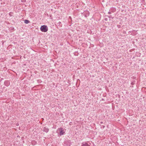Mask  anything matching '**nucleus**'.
Listing matches in <instances>:
<instances>
[{"label": "nucleus", "instance_id": "9", "mask_svg": "<svg viewBox=\"0 0 146 146\" xmlns=\"http://www.w3.org/2000/svg\"><path fill=\"white\" fill-rule=\"evenodd\" d=\"M61 22H59L58 23V25H60V27H61Z\"/></svg>", "mask_w": 146, "mask_h": 146}, {"label": "nucleus", "instance_id": "2", "mask_svg": "<svg viewBox=\"0 0 146 146\" xmlns=\"http://www.w3.org/2000/svg\"><path fill=\"white\" fill-rule=\"evenodd\" d=\"M57 133H59L60 135H64L65 133L64 129L62 127L58 129L57 130Z\"/></svg>", "mask_w": 146, "mask_h": 146}, {"label": "nucleus", "instance_id": "8", "mask_svg": "<svg viewBox=\"0 0 146 146\" xmlns=\"http://www.w3.org/2000/svg\"><path fill=\"white\" fill-rule=\"evenodd\" d=\"M111 10L113 11V12H115V11L116 9L115 8H111Z\"/></svg>", "mask_w": 146, "mask_h": 146}, {"label": "nucleus", "instance_id": "12", "mask_svg": "<svg viewBox=\"0 0 146 146\" xmlns=\"http://www.w3.org/2000/svg\"><path fill=\"white\" fill-rule=\"evenodd\" d=\"M108 13L109 14H111V12L110 11H109L108 12Z\"/></svg>", "mask_w": 146, "mask_h": 146}, {"label": "nucleus", "instance_id": "11", "mask_svg": "<svg viewBox=\"0 0 146 146\" xmlns=\"http://www.w3.org/2000/svg\"><path fill=\"white\" fill-rule=\"evenodd\" d=\"M21 1L22 2H25V0H21Z\"/></svg>", "mask_w": 146, "mask_h": 146}, {"label": "nucleus", "instance_id": "10", "mask_svg": "<svg viewBox=\"0 0 146 146\" xmlns=\"http://www.w3.org/2000/svg\"><path fill=\"white\" fill-rule=\"evenodd\" d=\"M13 14V13H11V12H10L9 13V15L10 16H12V14Z\"/></svg>", "mask_w": 146, "mask_h": 146}, {"label": "nucleus", "instance_id": "6", "mask_svg": "<svg viewBox=\"0 0 146 146\" xmlns=\"http://www.w3.org/2000/svg\"><path fill=\"white\" fill-rule=\"evenodd\" d=\"M5 85L7 86H8V85H9V82L8 81H6L5 82Z\"/></svg>", "mask_w": 146, "mask_h": 146}, {"label": "nucleus", "instance_id": "13", "mask_svg": "<svg viewBox=\"0 0 146 146\" xmlns=\"http://www.w3.org/2000/svg\"><path fill=\"white\" fill-rule=\"evenodd\" d=\"M72 123L71 122H70V123L69 124H70V125H71V123Z\"/></svg>", "mask_w": 146, "mask_h": 146}, {"label": "nucleus", "instance_id": "3", "mask_svg": "<svg viewBox=\"0 0 146 146\" xmlns=\"http://www.w3.org/2000/svg\"><path fill=\"white\" fill-rule=\"evenodd\" d=\"M90 143L88 144L86 142H83L82 143L81 146H90Z\"/></svg>", "mask_w": 146, "mask_h": 146}, {"label": "nucleus", "instance_id": "4", "mask_svg": "<svg viewBox=\"0 0 146 146\" xmlns=\"http://www.w3.org/2000/svg\"><path fill=\"white\" fill-rule=\"evenodd\" d=\"M137 31H135V30H133L132 31H129V32L131 33V34L133 33V35L134 36L136 35V34H137Z\"/></svg>", "mask_w": 146, "mask_h": 146}, {"label": "nucleus", "instance_id": "5", "mask_svg": "<svg viewBox=\"0 0 146 146\" xmlns=\"http://www.w3.org/2000/svg\"><path fill=\"white\" fill-rule=\"evenodd\" d=\"M42 130L43 131L47 133L49 129L48 128L44 127L43 128Z\"/></svg>", "mask_w": 146, "mask_h": 146}, {"label": "nucleus", "instance_id": "7", "mask_svg": "<svg viewBox=\"0 0 146 146\" xmlns=\"http://www.w3.org/2000/svg\"><path fill=\"white\" fill-rule=\"evenodd\" d=\"M29 22L30 21H29L28 20H25V21H24L25 23L27 24L29 23Z\"/></svg>", "mask_w": 146, "mask_h": 146}, {"label": "nucleus", "instance_id": "1", "mask_svg": "<svg viewBox=\"0 0 146 146\" xmlns=\"http://www.w3.org/2000/svg\"><path fill=\"white\" fill-rule=\"evenodd\" d=\"M40 29L42 32H46L48 31V29L46 26L43 25L41 26Z\"/></svg>", "mask_w": 146, "mask_h": 146}]
</instances>
